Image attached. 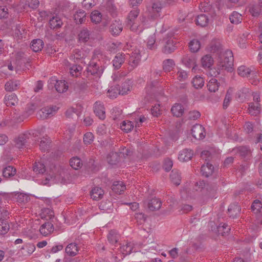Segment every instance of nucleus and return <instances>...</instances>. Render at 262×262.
I'll use <instances>...</instances> for the list:
<instances>
[{"label": "nucleus", "mask_w": 262, "mask_h": 262, "mask_svg": "<svg viewBox=\"0 0 262 262\" xmlns=\"http://www.w3.org/2000/svg\"><path fill=\"white\" fill-rule=\"evenodd\" d=\"M233 55L231 50H227L218 57L217 68L231 71L233 66Z\"/></svg>", "instance_id": "obj_1"}, {"label": "nucleus", "mask_w": 262, "mask_h": 262, "mask_svg": "<svg viewBox=\"0 0 262 262\" xmlns=\"http://www.w3.org/2000/svg\"><path fill=\"white\" fill-rule=\"evenodd\" d=\"M166 2L167 0H152V6L147 8L148 16L152 19L159 16V12Z\"/></svg>", "instance_id": "obj_2"}, {"label": "nucleus", "mask_w": 262, "mask_h": 262, "mask_svg": "<svg viewBox=\"0 0 262 262\" xmlns=\"http://www.w3.org/2000/svg\"><path fill=\"white\" fill-rule=\"evenodd\" d=\"M104 71V68L100 64L91 61L86 68V71L91 75L100 77Z\"/></svg>", "instance_id": "obj_3"}, {"label": "nucleus", "mask_w": 262, "mask_h": 262, "mask_svg": "<svg viewBox=\"0 0 262 262\" xmlns=\"http://www.w3.org/2000/svg\"><path fill=\"white\" fill-rule=\"evenodd\" d=\"M165 40V45L162 49V52L164 54H169L174 52L177 48V40L174 38H172L171 37Z\"/></svg>", "instance_id": "obj_4"}, {"label": "nucleus", "mask_w": 262, "mask_h": 262, "mask_svg": "<svg viewBox=\"0 0 262 262\" xmlns=\"http://www.w3.org/2000/svg\"><path fill=\"white\" fill-rule=\"evenodd\" d=\"M208 50L211 53H216L219 56L224 53L220 40L216 39L211 40L208 47Z\"/></svg>", "instance_id": "obj_5"}, {"label": "nucleus", "mask_w": 262, "mask_h": 262, "mask_svg": "<svg viewBox=\"0 0 262 262\" xmlns=\"http://www.w3.org/2000/svg\"><path fill=\"white\" fill-rule=\"evenodd\" d=\"M204 133V128L200 124L193 125L191 129L192 136L198 140L203 139L205 136Z\"/></svg>", "instance_id": "obj_6"}, {"label": "nucleus", "mask_w": 262, "mask_h": 262, "mask_svg": "<svg viewBox=\"0 0 262 262\" xmlns=\"http://www.w3.org/2000/svg\"><path fill=\"white\" fill-rule=\"evenodd\" d=\"M58 110V107L56 106H46L43 107L40 110L39 112V113L42 114L40 115V117L43 118H50L54 116Z\"/></svg>", "instance_id": "obj_7"}, {"label": "nucleus", "mask_w": 262, "mask_h": 262, "mask_svg": "<svg viewBox=\"0 0 262 262\" xmlns=\"http://www.w3.org/2000/svg\"><path fill=\"white\" fill-rule=\"evenodd\" d=\"M94 112L101 120L105 118V112L103 104L100 101H96L94 106Z\"/></svg>", "instance_id": "obj_8"}, {"label": "nucleus", "mask_w": 262, "mask_h": 262, "mask_svg": "<svg viewBox=\"0 0 262 262\" xmlns=\"http://www.w3.org/2000/svg\"><path fill=\"white\" fill-rule=\"evenodd\" d=\"M203 186H205V184L203 182H200V186H201L202 189L207 191L206 195L210 197L213 198L215 196L216 190L217 189V186L215 184H208L205 188H203Z\"/></svg>", "instance_id": "obj_9"}, {"label": "nucleus", "mask_w": 262, "mask_h": 262, "mask_svg": "<svg viewBox=\"0 0 262 262\" xmlns=\"http://www.w3.org/2000/svg\"><path fill=\"white\" fill-rule=\"evenodd\" d=\"M110 32L113 36L118 35L122 31L123 25L120 20H115L110 27Z\"/></svg>", "instance_id": "obj_10"}, {"label": "nucleus", "mask_w": 262, "mask_h": 262, "mask_svg": "<svg viewBox=\"0 0 262 262\" xmlns=\"http://www.w3.org/2000/svg\"><path fill=\"white\" fill-rule=\"evenodd\" d=\"M141 58V55L139 50H135L132 52L128 60V63L129 66L134 69L139 64Z\"/></svg>", "instance_id": "obj_11"}, {"label": "nucleus", "mask_w": 262, "mask_h": 262, "mask_svg": "<svg viewBox=\"0 0 262 262\" xmlns=\"http://www.w3.org/2000/svg\"><path fill=\"white\" fill-rule=\"evenodd\" d=\"M31 137L30 133H25L18 136L15 140V145L18 148H23L25 144L29 142V140Z\"/></svg>", "instance_id": "obj_12"}, {"label": "nucleus", "mask_w": 262, "mask_h": 262, "mask_svg": "<svg viewBox=\"0 0 262 262\" xmlns=\"http://www.w3.org/2000/svg\"><path fill=\"white\" fill-rule=\"evenodd\" d=\"M241 208L238 203H234L231 204L228 209V213L230 217L234 219L237 217L241 212Z\"/></svg>", "instance_id": "obj_13"}, {"label": "nucleus", "mask_w": 262, "mask_h": 262, "mask_svg": "<svg viewBox=\"0 0 262 262\" xmlns=\"http://www.w3.org/2000/svg\"><path fill=\"white\" fill-rule=\"evenodd\" d=\"M193 152L191 149L185 148L181 150L178 156V159L181 162L190 160L192 157Z\"/></svg>", "instance_id": "obj_14"}, {"label": "nucleus", "mask_w": 262, "mask_h": 262, "mask_svg": "<svg viewBox=\"0 0 262 262\" xmlns=\"http://www.w3.org/2000/svg\"><path fill=\"white\" fill-rule=\"evenodd\" d=\"M238 153L241 158L245 161L250 160L251 157V150L247 146H240L238 148Z\"/></svg>", "instance_id": "obj_15"}, {"label": "nucleus", "mask_w": 262, "mask_h": 262, "mask_svg": "<svg viewBox=\"0 0 262 262\" xmlns=\"http://www.w3.org/2000/svg\"><path fill=\"white\" fill-rule=\"evenodd\" d=\"M182 62L188 68L195 69L196 66V60L193 55H185L182 58Z\"/></svg>", "instance_id": "obj_16"}, {"label": "nucleus", "mask_w": 262, "mask_h": 262, "mask_svg": "<svg viewBox=\"0 0 262 262\" xmlns=\"http://www.w3.org/2000/svg\"><path fill=\"white\" fill-rule=\"evenodd\" d=\"M53 225L50 222H47L42 224L39 229L40 233L44 236L51 234L53 232Z\"/></svg>", "instance_id": "obj_17"}, {"label": "nucleus", "mask_w": 262, "mask_h": 262, "mask_svg": "<svg viewBox=\"0 0 262 262\" xmlns=\"http://www.w3.org/2000/svg\"><path fill=\"white\" fill-rule=\"evenodd\" d=\"M162 202L158 198H154L151 199L147 204L148 209L152 211L159 210L161 206Z\"/></svg>", "instance_id": "obj_18"}, {"label": "nucleus", "mask_w": 262, "mask_h": 262, "mask_svg": "<svg viewBox=\"0 0 262 262\" xmlns=\"http://www.w3.org/2000/svg\"><path fill=\"white\" fill-rule=\"evenodd\" d=\"M78 37L79 42L85 43L90 39V32L87 28H83L80 31Z\"/></svg>", "instance_id": "obj_19"}, {"label": "nucleus", "mask_w": 262, "mask_h": 262, "mask_svg": "<svg viewBox=\"0 0 262 262\" xmlns=\"http://www.w3.org/2000/svg\"><path fill=\"white\" fill-rule=\"evenodd\" d=\"M171 112L174 116L181 117L184 112L183 106L180 103H176L171 108Z\"/></svg>", "instance_id": "obj_20"}, {"label": "nucleus", "mask_w": 262, "mask_h": 262, "mask_svg": "<svg viewBox=\"0 0 262 262\" xmlns=\"http://www.w3.org/2000/svg\"><path fill=\"white\" fill-rule=\"evenodd\" d=\"M201 170L203 176L208 177L212 174L214 167L212 164L207 162L206 164H203L202 166Z\"/></svg>", "instance_id": "obj_21"}, {"label": "nucleus", "mask_w": 262, "mask_h": 262, "mask_svg": "<svg viewBox=\"0 0 262 262\" xmlns=\"http://www.w3.org/2000/svg\"><path fill=\"white\" fill-rule=\"evenodd\" d=\"M170 178L171 182L177 186L180 184L181 181V176L179 170L173 169L170 174Z\"/></svg>", "instance_id": "obj_22"}, {"label": "nucleus", "mask_w": 262, "mask_h": 262, "mask_svg": "<svg viewBox=\"0 0 262 262\" xmlns=\"http://www.w3.org/2000/svg\"><path fill=\"white\" fill-rule=\"evenodd\" d=\"M63 23L58 16H54L49 20L50 27L52 29H58L61 28Z\"/></svg>", "instance_id": "obj_23"}, {"label": "nucleus", "mask_w": 262, "mask_h": 262, "mask_svg": "<svg viewBox=\"0 0 262 262\" xmlns=\"http://www.w3.org/2000/svg\"><path fill=\"white\" fill-rule=\"evenodd\" d=\"M78 251V247L75 243L69 244L66 248V252L71 256H74L77 255Z\"/></svg>", "instance_id": "obj_24"}, {"label": "nucleus", "mask_w": 262, "mask_h": 262, "mask_svg": "<svg viewBox=\"0 0 262 262\" xmlns=\"http://www.w3.org/2000/svg\"><path fill=\"white\" fill-rule=\"evenodd\" d=\"M201 61L202 67L204 68H210L214 63L213 58L209 54L204 56L202 58Z\"/></svg>", "instance_id": "obj_25"}, {"label": "nucleus", "mask_w": 262, "mask_h": 262, "mask_svg": "<svg viewBox=\"0 0 262 262\" xmlns=\"http://www.w3.org/2000/svg\"><path fill=\"white\" fill-rule=\"evenodd\" d=\"M51 142V140L47 137H43L41 138L39 144L40 150L42 151L49 150L50 147Z\"/></svg>", "instance_id": "obj_26"}, {"label": "nucleus", "mask_w": 262, "mask_h": 262, "mask_svg": "<svg viewBox=\"0 0 262 262\" xmlns=\"http://www.w3.org/2000/svg\"><path fill=\"white\" fill-rule=\"evenodd\" d=\"M43 45L44 43L41 39H36L32 41L30 48L34 52H37L41 51L43 48Z\"/></svg>", "instance_id": "obj_27"}, {"label": "nucleus", "mask_w": 262, "mask_h": 262, "mask_svg": "<svg viewBox=\"0 0 262 262\" xmlns=\"http://www.w3.org/2000/svg\"><path fill=\"white\" fill-rule=\"evenodd\" d=\"M230 230V227L226 223H221L217 227V234L223 236L228 235Z\"/></svg>", "instance_id": "obj_28"}, {"label": "nucleus", "mask_w": 262, "mask_h": 262, "mask_svg": "<svg viewBox=\"0 0 262 262\" xmlns=\"http://www.w3.org/2000/svg\"><path fill=\"white\" fill-rule=\"evenodd\" d=\"M104 194L103 190L100 187H94L91 191V198L94 200H97L102 198Z\"/></svg>", "instance_id": "obj_29"}, {"label": "nucleus", "mask_w": 262, "mask_h": 262, "mask_svg": "<svg viewBox=\"0 0 262 262\" xmlns=\"http://www.w3.org/2000/svg\"><path fill=\"white\" fill-rule=\"evenodd\" d=\"M126 189V186L123 182L119 181L114 182L112 186V190L116 193L120 194Z\"/></svg>", "instance_id": "obj_30"}, {"label": "nucleus", "mask_w": 262, "mask_h": 262, "mask_svg": "<svg viewBox=\"0 0 262 262\" xmlns=\"http://www.w3.org/2000/svg\"><path fill=\"white\" fill-rule=\"evenodd\" d=\"M54 87L57 92L60 93L67 91L68 89V85L66 83V81L62 80H56Z\"/></svg>", "instance_id": "obj_31"}, {"label": "nucleus", "mask_w": 262, "mask_h": 262, "mask_svg": "<svg viewBox=\"0 0 262 262\" xmlns=\"http://www.w3.org/2000/svg\"><path fill=\"white\" fill-rule=\"evenodd\" d=\"M17 98L15 94L5 96V102L8 106L14 105L17 102Z\"/></svg>", "instance_id": "obj_32"}, {"label": "nucleus", "mask_w": 262, "mask_h": 262, "mask_svg": "<svg viewBox=\"0 0 262 262\" xmlns=\"http://www.w3.org/2000/svg\"><path fill=\"white\" fill-rule=\"evenodd\" d=\"M119 155L116 152H112L107 156L108 163L111 165L116 164L120 160Z\"/></svg>", "instance_id": "obj_33"}, {"label": "nucleus", "mask_w": 262, "mask_h": 262, "mask_svg": "<svg viewBox=\"0 0 262 262\" xmlns=\"http://www.w3.org/2000/svg\"><path fill=\"white\" fill-rule=\"evenodd\" d=\"M33 170L36 174H43L46 170V166L41 162H35L33 164Z\"/></svg>", "instance_id": "obj_34"}, {"label": "nucleus", "mask_w": 262, "mask_h": 262, "mask_svg": "<svg viewBox=\"0 0 262 262\" xmlns=\"http://www.w3.org/2000/svg\"><path fill=\"white\" fill-rule=\"evenodd\" d=\"M209 22V19L205 14H201L198 16L195 19L196 24L202 27L206 26Z\"/></svg>", "instance_id": "obj_35"}, {"label": "nucleus", "mask_w": 262, "mask_h": 262, "mask_svg": "<svg viewBox=\"0 0 262 262\" xmlns=\"http://www.w3.org/2000/svg\"><path fill=\"white\" fill-rule=\"evenodd\" d=\"M16 170L12 166H8L4 168L3 176L4 177L8 178L16 174Z\"/></svg>", "instance_id": "obj_36"}, {"label": "nucleus", "mask_w": 262, "mask_h": 262, "mask_svg": "<svg viewBox=\"0 0 262 262\" xmlns=\"http://www.w3.org/2000/svg\"><path fill=\"white\" fill-rule=\"evenodd\" d=\"M107 96L111 99L116 98L118 95L120 94L119 85L111 86L107 91Z\"/></svg>", "instance_id": "obj_37"}, {"label": "nucleus", "mask_w": 262, "mask_h": 262, "mask_svg": "<svg viewBox=\"0 0 262 262\" xmlns=\"http://www.w3.org/2000/svg\"><path fill=\"white\" fill-rule=\"evenodd\" d=\"M219 85L217 80L214 78H212L207 84L208 90L211 92H215L218 90Z\"/></svg>", "instance_id": "obj_38"}, {"label": "nucleus", "mask_w": 262, "mask_h": 262, "mask_svg": "<svg viewBox=\"0 0 262 262\" xmlns=\"http://www.w3.org/2000/svg\"><path fill=\"white\" fill-rule=\"evenodd\" d=\"M124 57L122 54H117L114 59L113 60V64L115 69H119L122 64L124 62Z\"/></svg>", "instance_id": "obj_39"}, {"label": "nucleus", "mask_w": 262, "mask_h": 262, "mask_svg": "<svg viewBox=\"0 0 262 262\" xmlns=\"http://www.w3.org/2000/svg\"><path fill=\"white\" fill-rule=\"evenodd\" d=\"M70 166L74 169L77 170L81 167L82 163L80 158L77 157H73L70 160Z\"/></svg>", "instance_id": "obj_40"}, {"label": "nucleus", "mask_w": 262, "mask_h": 262, "mask_svg": "<svg viewBox=\"0 0 262 262\" xmlns=\"http://www.w3.org/2000/svg\"><path fill=\"white\" fill-rule=\"evenodd\" d=\"M189 47L191 52H197L201 47L200 41L196 39H192L189 43Z\"/></svg>", "instance_id": "obj_41"}, {"label": "nucleus", "mask_w": 262, "mask_h": 262, "mask_svg": "<svg viewBox=\"0 0 262 262\" xmlns=\"http://www.w3.org/2000/svg\"><path fill=\"white\" fill-rule=\"evenodd\" d=\"M156 35L154 33L152 35L150 36L147 41V47L148 49L154 50L157 48V44L156 43Z\"/></svg>", "instance_id": "obj_42"}, {"label": "nucleus", "mask_w": 262, "mask_h": 262, "mask_svg": "<svg viewBox=\"0 0 262 262\" xmlns=\"http://www.w3.org/2000/svg\"><path fill=\"white\" fill-rule=\"evenodd\" d=\"M174 62L173 60L167 59L163 62V69L166 72H170L172 70L174 66Z\"/></svg>", "instance_id": "obj_43"}, {"label": "nucleus", "mask_w": 262, "mask_h": 262, "mask_svg": "<svg viewBox=\"0 0 262 262\" xmlns=\"http://www.w3.org/2000/svg\"><path fill=\"white\" fill-rule=\"evenodd\" d=\"M249 112L252 115L256 116L260 112V104L251 102L249 105Z\"/></svg>", "instance_id": "obj_44"}, {"label": "nucleus", "mask_w": 262, "mask_h": 262, "mask_svg": "<svg viewBox=\"0 0 262 262\" xmlns=\"http://www.w3.org/2000/svg\"><path fill=\"white\" fill-rule=\"evenodd\" d=\"M132 82L130 80L128 79L122 84L121 89H119V92L121 95H124L130 91V86Z\"/></svg>", "instance_id": "obj_45"}, {"label": "nucleus", "mask_w": 262, "mask_h": 262, "mask_svg": "<svg viewBox=\"0 0 262 262\" xmlns=\"http://www.w3.org/2000/svg\"><path fill=\"white\" fill-rule=\"evenodd\" d=\"M192 83L193 86L196 89L202 88L204 86V79L200 77L195 76L192 81Z\"/></svg>", "instance_id": "obj_46"}, {"label": "nucleus", "mask_w": 262, "mask_h": 262, "mask_svg": "<svg viewBox=\"0 0 262 262\" xmlns=\"http://www.w3.org/2000/svg\"><path fill=\"white\" fill-rule=\"evenodd\" d=\"M238 74L242 77H248L251 74V71L245 66H241L237 69Z\"/></svg>", "instance_id": "obj_47"}, {"label": "nucleus", "mask_w": 262, "mask_h": 262, "mask_svg": "<svg viewBox=\"0 0 262 262\" xmlns=\"http://www.w3.org/2000/svg\"><path fill=\"white\" fill-rule=\"evenodd\" d=\"M229 19L232 24H238L242 19V15L237 12H233L230 16Z\"/></svg>", "instance_id": "obj_48"}, {"label": "nucleus", "mask_w": 262, "mask_h": 262, "mask_svg": "<svg viewBox=\"0 0 262 262\" xmlns=\"http://www.w3.org/2000/svg\"><path fill=\"white\" fill-rule=\"evenodd\" d=\"M91 18L92 22L97 24L101 20V13L97 10L94 11L91 13Z\"/></svg>", "instance_id": "obj_49"}, {"label": "nucleus", "mask_w": 262, "mask_h": 262, "mask_svg": "<svg viewBox=\"0 0 262 262\" xmlns=\"http://www.w3.org/2000/svg\"><path fill=\"white\" fill-rule=\"evenodd\" d=\"M121 129L127 133L134 128V124L130 121H124L121 125Z\"/></svg>", "instance_id": "obj_50"}, {"label": "nucleus", "mask_w": 262, "mask_h": 262, "mask_svg": "<svg viewBox=\"0 0 262 262\" xmlns=\"http://www.w3.org/2000/svg\"><path fill=\"white\" fill-rule=\"evenodd\" d=\"M139 14V11L138 9H134L130 11L127 17V21H128V24H131L133 22H134Z\"/></svg>", "instance_id": "obj_51"}, {"label": "nucleus", "mask_w": 262, "mask_h": 262, "mask_svg": "<svg viewBox=\"0 0 262 262\" xmlns=\"http://www.w3.org/2000/svg\"><path fill=\"white\" fill-rule=\"evenodd\" d=\"M82 68L80 65L74 64L70 69V73L73 76L77 77L80 73Z\"/></svg>", "instance_id": "obj_52"}, {"label": "nucleus", "mask_w": 262, "mask_h": 262, "mask_svg": "<svg viewBox=\"0 0 262 262\" xmlns=\"http://www.w3.org/2000/svg\"><path fill=\"white\" fill-rule=\"evenodd\" d=\"M17 81L10 80L5 84V90L7 91L12 92L17 89Z\"/></svg>", "instance_id": "obj_53"}, {"label": "nucleus", "mask_w": 262, "mask_h": 262, "mask_svg": "<svg viewBox=\"0 0 262 262\" xmlns=\"http://www.w3.org/2000/svg\"><path fill=\"white\" fill-rule=\"evenodd\" d=\"M9 230V225L4 220H0V234H6Z\"/></svg>", "instance_id": "obj_54"}, {"label": "nucleus", "mask_w": 262, "mask_h": 262, "mask_svg": "<svg viewBox=\"0 0 262 262\" xmlns=\"http://www.w3.org/2000/svg\"><path fill=\"white\" fill-rule=\"evenodd\" d=\"M15 34L19 38H23L27 34V30L24 27L19 25L16 26Z\"/></svg>", "instance_id": "obj_55"}, {"label": "nucleus", "mask_w": 262, "mask_h": 262, "mask_svg": "<svg viewBox=\"0 0 262 262\" xmlns=\"http://www.w3.org/2000/svg\"><path fill=\"white\" fill-rule=\"evenodd\" d=\"M85 13L83 11L78 12L76 14L74 15V19L76 23L82 24L85 19Z\"/></svg>", "instance_id": "obj_56"}, {"label": "nucleus", "mask_w": 262, "mask_h": 262, "mask_svg": "<svg viewBox=\"0 0 262 262\" xmlns=\"http://www.w3.org/2000/svg\"><path fill=\"white\" fill-rule=\"evenodd\" d=\"M107 239L109 242L112 244L116 243L118 242V238L116 231L111 230L107 235Z\"/></svg>", "instance_id": "obj_57"}, {"label": "nucleus", "mask_w": 262, "mask_h": 262, "mask_svg": "<svg viewBox=\"0 0 262 262\" xmlns=\"http://www.w3.org/2000/svg\"><path fill=\"white\" fill-rule=\"evenodd\" d=\"M94 136L91 132H87L83 137V142L85 144H90L94 140Z\"/></svg>", "instance_id": "obj_58"}, {"label": "nucleus", "mask_w": 262, "mask_h": 262, "mask_svg": "<svg viewBox=\"0 0 262 262\" xmlns=\"http://www.w3.org/2000/svg\"><path fill=\"white\" fill-rule=\"evenodd\" d=\"M262 208V204L261 202L258 200H255L253 201L251 205V209L253 211L256 210V212L260 211V209Z\"/></svg>", "instance_id": "obj_59"}, {"label": "nucleus", "mask_w": 262, "mask_h": 262, "mask_svg": "<svg viewBox=\"0 0 262 262\" xmlns=\"http://www.w3.org/2000/svg\"><path fill=\"white\" fill-rule=\"evenodd\" d=\"M88 88L86 83L84 81L76 82L74 86L75 90L84 91Z\"/></svg>", "instance_id": "obj_60"}, {"label": "nucleus", "mask_w": 262, "mask_h": 262, "mask_svg": "<svg viewBox=\"0 0 262 262\" xmlns=\"http://www.w3.org/2000/svg\"><path fill=\"white\" fill-rule=\"evenodd\" d=\"M25 248L27 249V253L30 255L35 251V246L33 244L28 243L26 244L24 246L22 247L21 248V250L25 249Z\"/></svg>", "instance_id": "obj_61"}, {"label": "nucleus", "mask_w": 262, "mask_h": 262, "mask_svg": "<svg viewBox=\"0 0 262 262\" xmlns=\"http://www.w3.org/2000/svg\"><path fill=\"white\" fill-rule=\"evenodd\" d=\"M188 115V118L189 120H195L200 117L201 114L198 111H190Z\"/></svg>", "instance_id": "obj_62"}, {"label": "nucleus", "mask_w": 262, "mask_h": 262, "mask_svg": "<svg viewBox=\"0 0 262 262\" xmlns=\"http://www.w3.org/2000/svg\"><path fill=\"white\" fill-rule=\"evenodd\" d=\"M173 165L172 161L170 159H166L164 160L163 167L166 171H169Z\"/></svg>", "instance_id": "obj_63"}, {"label": "nucleus", "mask_w": 262, "mask_h": 262, "mask_svg": "<svg viewBox=\"0 0 262 262\" xmlns=\"http://www.w3.org/2000/svg\"><path fill=\"white\" fill-rule=\"evenodd\" d=\"M135 216L137 222L141 224L145 222L146 220V216L142 213H136Z\"/></svg>", "instance_id": "obj_64"}]
</instances>
